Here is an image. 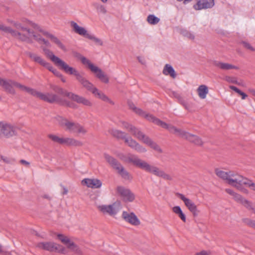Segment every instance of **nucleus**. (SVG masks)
<instances>
[{"label":"nucleus","instance_id":"obj_1","mask_svg":"<svg viewBox=\"0 0 255 255\" xmlns=\"http://www.w3.org/2000/svg\"><path fill=\"white\" fill-rule=\"evenodd\" d=\"M50 89L56 94H52L51 95L50 104L57 103L61 106H65L68 107H73V104L69 101L64 99L60 97H67L72 101L76 102L78 104H81L84 106L91 107L92 103L88 99L84 97L79 96L72 92H68L63 88L56 85L51 84Z\"/></svg>","mask_w":255,"mask_h":255},{"label":"nucleus","instance_id":"obj_2","mask_svg":"<svg viewBox=\"0 0 255 255\" xmlns=\"http://www.w3.org/2000/svg\"><path fill=\"white\" fill-rule=\"evenodd\" d=\"M165 129H168L170 132L176 134L180 137L187 140L196 145L202 146L203 144V142L199 136L191 134L181 129L178 128L174 126L168 125V128H165Z\"/></svg>","mask_w":255,"mask_h":255},{"label":"nucleus","instance_id":"obj_3","mask_svg":"<svg viewBox=\"0 0 255 255\" xmlns=\"http://www.w3.org/2000/svg\"><path fill=\"white\" fill-rule=\"evenodd\" d=\"M55 119L58 122L60 126L66 127V129L71 132H77L83 134L87 132V130L78 123L70 122L67 119L60 116H57L55 117Z\"/></svg>","mask_w":255,"mask_h":255},{"label":"nucleus","instance_id":"obj_4","mask_svg":"<svg viewBox=\"0 0 255 255\" xmlns=\"http://www.w3.org/2000/svg\"><path fill=\"white\" fill-rule=\"evenodd\" d=\"M56 66L59 67L61 70L64 71L66 73L75 76L76 80L82 85H83L87 80L84 77V73H79L75 68L69 66L66 62L61 59Z\"/></svg>","mask_w":255,"mask_h":255},{"label":"nucleus","instance_id":"obj_5","mask_svg":"<svg viewBox=\"0 0 255 255\" xmlns=\"http://www.w3.org/2000/svg\"><path fill=\"white\" fill-rule=\"evenodd\" d=\"M118 156L121 160L124 162L131 163L134 166L143 170H144L147 163L145 161L140 159L137 156L133 154H129L126 155L124 154H120Z\"/></svg>","mask_w":255,"mask_h":255},{"label":"nucleus","instance_id":"obj_6","mask_svg":"<svg viewBox=\"0 0 255 255\" xmlns=\"http://www.w3.org/2000/svg\"><path fill=\"white\" fill-rule=\"evenodd\" d=\"M37 247L50 252H57L63 254H66L67 253L66 249L64 247L54 242H40L37 244Z\"/></svg>","mask_w":255,"mask_h":255},{"label":"nucleus","instance_id":"obj_7","mask_svg":"<svg viewBox=\"0 0 255 255\" xmlns=\"http://www.w3.org/2000/svg\"><path fill=\"white\" fill-rule=\"evenodd\" d=\"M17 134L16 128L6 122H0V138H10Z\"/></svg>","mask_w":255,"mask_h":255},{"label":"nucleus","instance_id":"obj_8","mask_svg":"<svg viewBox=\"0 0 255 255\" xmlns=\"http://www.w3.org/2000/svg\"><path fill=\"white\" fill-rule=\"evenodd\" d=\"M133 112L139 116L144 117L148 121L152 122L155 125L159 126L165 129V128H168V125L167 124L161 121L159 119L154 116L153 115L146 114L141 109L136 107Z\"/></svg>","mask_w":255,"mask_h":255},{"label":"nucleus","instance_id":"obj_9","mask_svg":"<svg viewBox=\"0 0 255 255\" xmlns=\"http://www.w3.org/2000/svg\"><path fill=\"white\" fill-rule=\"evenodd\" d=\"M0 86L2 87L4 91L7 94L14 95L16 94L13 87H17L20 89L22 87V84L11 79H1L0 81Z\"/></svg>","mask_w":255,"mask_h":255},{"label":"nucleus","instance_id":"obj_10","mask_svg":"<svg viewBox=\"0 0 255 255\" xmlns=\"http://www.w3.org/2000/svg\"><path fill=\"white\" fill-rule=\"evenodd\" d=\"M21 90L25 91L29 94L31 95L32 96L38 98L40 100H42L49 103H50V102L51 98V95H52L53 94L51 93H47L46 94H43L41 92L36 91L35 89L27 87L23 85H22Z\"/></svg>","mask_w":255,"mask_h":255},{"label":"nucleus","instance_id":"obj_11","mask_svg":"<svg viewBox=\"0 0 255 255\" xmlns=\"http://www.w3.org/2000/svg\"><path fill=\"white\" fill-rule=\"evenodd\" d=\"M117 194L125 202H131L135 199L134 194L128 188L123 186H118L117 187Z\"/></svg>","mask_w":255,"mask_h":255},{"label":"nucleus","instance_id":"obj_12","mask_svg":"<svg viewBox=\"0 0 255 255\" xmlns=\"http://www.w3.org/2000/svg\"><path fill=\"white\" fill-rule=\"evenodd\" d=\"M144 171L153 174L158 177H162L165 180H172V178L170 175L166 174L163 170H160L158 167L154 165H150L148 163H147Z\"/></svg>","mask_w":255,"mask_h":255},{"label":"nucleus","instance_id":"obj_13","mask_svg":"<svg viewBox=\"0 0 255 255\" xmlns=\"http://www.w3.org/2000/svg\"><path fill=\"white\" fill-rule=\"evenodd\" d=\"M176 196L182 200L186 207L192 213L194 217L198 216L200 211L198 210L197 206L190 199L186 198L185 196L181 193H176Z\"/></svg>","mask_w":255,"mask_h":255},{"label":"nucleus","instance_id":"obj_14","mask_svg":"<svg viewBox=\"0 0 255 255\" xmlns=\"http://www.w3.org/2000/svg\"><path fill=\"white\" fill-rule=\"evenodd\" d=\"M0 29L7 33L11 34L12 36H18V39L22 41H26L28 43H32V40L30 39L29 37L26 36L24 34H21L12 29L10 27L5 26L3 25H0Z\"/></svg>","mask_w":255,"mask_h":255},{"label":"nucleus","instance_id":"obj_15","mask_svg":"<svg viewBox=\"0 0 255 255\" xmlns=\"http://www.w3.org/2000/svg\"><path fill=\"white\" fill-rule=\"evenodd\" d=\"M122 217L126 222L132 225L138 226L140 224L139 220L133 212L128 213L127 211H123Z\"/></svg>","mask_w":255,"mask_h":255},{"label":"nucleus","instance_id":"obj_16","mask_svg":"<svg viewBox=\"0 0 255 255\" xmlns=\"http://www.w3.org/2000/svg\"><path fill=\"white\" fill-rule=\"evenodd\" d=\"M116 202L112 205H101L98 206V208L100 212L104 214H108L109 215L114 217L118 212V209L115 208Z\"/></svg>","mask_w":255,"mask_h":255},{"label":"nucleus","instance_id":"obj_17","mask_svg":"<svg viewBox=\"0 0 255 255\" xmlns=\"http://www.w3.org/2000/svg\"><path fill=\"white\" fill-rule=\"evenodd\" d=\"M93 73L96 74V76L102 82L108 83L109 82V78L108 76L98 67L95 66L93 64L90 65L89 68Z\"/></svg>","mask_w":255,"mask_h":255},{"label":"nucleus","instance_id":"obj_18","mask_svg":"<svg viewBox=\"0 0 255 255\" xmlns=\"http://www.w3.org/2000/svg\"><path fill=\"white\" fill-rule=\"evenodd\" d=\"M215 4L214 0H198L193 5L195 10H201L212 8Z\"/></svg>","mask_w":255,"mask_h":255},{"label":"nucleus","instance_id":"obj_19","mask_svg":"<svg viewBox=\"0 0 255 255\" xmlns=\"http://www.w3.org/2000/svg\"><path fill=\"white\" fill-rule=\"evenodd\" d=\"M128 146L139 152L143 153L146 151V150L143 146L140 145L135 140L133 139L131 137H127L125 140Z\"/></svg>","mask_w":255,"mask_h":255},{"label":"nucleus","instance_id":"obj_20","mask_svg":"<svg viewBox=\"0 0 255 255\" xmlns=\"http://www.w3.org/2000/svg\"><path fill=\"white\" fill-rule=\"evenodd\" d=\"M104 156L107 162H108V163L113 167V168L115 169L117 172L121 169V168L124 167L116 158L108 154L105 153Z\"/></svg>","mask_w":255,"mask_h":255},{"label":"nucleus","instance_id":"obj_21","mask_svg":"<svg viewBox=\"0 0 255 255\" xmlns=\"http://www.w3.org/2000/svg\"><path fill=\"white\" fill-rule=\"evenodd\" d=\"M82 86L88 91L91 92L92 94L98 98L100 99L102 95L104 94L103 92L100 91L97 88L95 87L93 84L88 80L86 81Z\"/></svg>","mask_w":255,"mask_h":255},{"label":"nucleus","instance_id":"obj_22","mask_svg":"<svg viewBox=\"0 0 255 255\" xmlns=\"http://www.w3.org/2000/svg\"><path fill=\"white\" fill-rule=\"evenodd\" d=\"M212 64L215 67L223 70H229L233 69L238 70L239 69V68L236 66L228 63H224L217 60L213 61Z\"/></svg>","mask_w":255,"mask_h":255},{"label":"nucleus","instance_id":"obj_23","mask_svg":"<svg viewBox=\"0 0 255 255\" xmlns=\"http://www.w3.org/2000/svg\"><path fill=\"white\" fill-rule=\"evenodd\" d=\"M82 183L83 185L92 188H99L102 185L101 180L98 179L86 178L82 181Z\"/></svg>","mask_w":255,"mask_h":255},{"label":"nucleus","instance_id":"obj_24","mask_svg":"<svg viewBox=\"0 0 255 255\" xmlns=\"http://www.w3.org/2000/svg\"><path fill=\"white\" fill-rule=\"evenodd\" d=\"M229 174V177L228 178V184L234 186V185H235V184H237L238 183H241L240 182H239L238 180L236 181V179H239V180L243 181L245 179L246 177H244L243 176L238 175L237 173H235L233 171H229L228 172Z\"/></svg>","mask_w":255,"mask_h":255},{"label":"nucleus","instance_id":"obj_25","mask_svg":"<svg viewBox=\"0 0 255 255\" xmlns=\"http://www.w3.org/2000/svg\"><path fill=\"white\" fill-rule=\"evenodd\" d=\"M70 25L73 28V31L75 33L80 35L84 36L86 38H88V35H90V34L87 32V31L84 27L79 26L76 22L72 21L70 22Z\"/></svg>","mask_w":255,"mask_h":255},{"label":"nucleus","instance_id":"obj_26","mask_svg":"<svg viewBox=\"0 0 255 255\" xmlns=\"http://www.w3.org/2000/svg\"><path fill=\"white\" fill-rule=\"evenodd\" d=\"M109 133L114 137L118 139H124L127 138V133L120 130L116 129H111L109 130Z\"/></svg>","mask_w":255,"mask_h":255},{"label":"nucleus","instance_id":"obj_27","mask_svg":"<svg viewBox=\"0 0 255 255\" xmlns=\"http://www.w3.org/2000/svg\"><path fill=\"white\" fill-rule=\"evenodd\" d=\"M44 34L47 37H49L51 40L55 43L57 46L64 51H66L67 49L65 46L62 43V42L53 34H51L48 32H44Z\"/></svg>","mask_w":255,"mask_h":255},{"label":"nucleus","instance_id":"obj_28","mask_svg":"<svg viewBox=\"0 0 255 255\" xmlns=\"http://www.w3.org/2000/svg\"><path fill=\"white\" fill-rule=\"evenodd\" d=\"M26 54L29 56L33 61L36 62L42 66H44L47 62L45 61L41 57L38 56L37 55L33 53L30 52H26Z\"/></svg>","mask_w":255,"mask_h":255},{"label":"nucleus","instance_id":"obj_29","mask_svg":"<svg viewBox=\"0 0 255 255\" xmlns=\"http://www.w3.org/2000/svg\"><path fill=\"white\" fill-rule=\"evenodd\" d=\"M43 50L46 56L49 58L55 65H56L61 60L60 58L55 56L50 50L44 48H43Z\"/></svg>","mask_w":255,"mask_h":255},{"label":"nucleus","instance_id":"obj_30","mask_svg":"<svg viewBox=\"0 0 255 255\" xmlns=\"http://www.w3.org/2000/svg\"><path fill=\"white\" fill-rule=\"evenodd\" d=\"M162 73L165 75H170L173 79L175 78L177 76L173 68L168 64H166L164 66Z\"/></svg>","mask_w":255,"mask_h":255},{"label":"nucleus","instance_id":"obj_31","mask_svg":"<svg viewBox=\"0 0 255 255\" xmlns=\"http://www.w3.org/2000/svg\"><path fill=\"white\" fill-rule=\"evenodd\" d=\"M73 55L75 57L80 59L83 65L87 66L88 68L90 67L91 65L93 64V63H92L89 59L82 55L80 53L78 52L73 51Z\"/></svg>","mask_w":255,"mask_h":255},{"label":"nucleus","instance_id":"obj_32","mask_svg":"<svg viewBox=\"0 0 255 255\" xmlns=\"http://www.w3.org/2000/svg\"><path fill=\"white\" fill-rule=\"evenodd\" d=\"M14 25L17 29L21 30L23 31H26V34H24L26 36L29 37V39L32 40L31 36L34 33V31L31 30L29 28L22 26L20 23L15 22Z\"/></svg>","mask_w":255,"mask_h":255},{"label":"nucleus","instance_id":"obj_33","mask_svg":"<svg viewBox=\"0 0 255 255\" xmlns=\"http://www.w3.org/2000/svg\"><path fill=\"white\" fill-rule=\"evenodd\" d=\"M197 93L199 97L201 99H205L208 93V88L205 85H200L197 89Z\"/></svg>","mask_w":255,"mask_h":255},{"label":"nucleus","instance_id":"obj_34","mask_svg":"<svg viewBox=\"0 0 255 255\" xmlns=\"http://www.w3.org/2000/svg\"><path fill=\"white\" fill-rule=\"evenodd\" d=\"M64 144L75 146H81L83 145L82 142L72 138H65Z\"/></svg>","mask_w":255,"mask_h":255},{"label":"nucleus","instance_id":"obj_35","mask_svg":"<svg viewBox=\"0 0 255 255\" xmlns=\"http://www.w3.org/2000/svg\"><path fill=\"white\" fill-rule=\"evenodd\" d=\"M32 37H33L34 40L37 41L39 43L43 42L46 46L48 47L50 46V44L48 40L43 38L40 34H36L35 32H34L33 34H32L31 38Z\"/></svg>","mask_w":255,"mask_h":255},{"label":"nucleus","instance_id":"obj_36","mask_svg":"<svg viewBox=\"0 0 255 255\" xmlns=\"http://www.w3.org/2000/svg\"><path fill=\"white\" fill-rule=\"evenodd\" d=\"M145 144L149 146L151 148L158 153H161L162 152V150L160 147L150 138L148 139V141L145 143Z\"/></svg>","mask_w":255,"mask_h":255},{"label":"nucleus","instance_id":"obj_37","mask_svg":"<svg viewBox=\"0 0 255 255\" xmlns=\"http://www.w3.org/2000/svg\"><path fill=\"white\" fill-rule=\"evenodd\" d=\"M172 211L174 213L177 214L178 217L182 220L184 222H186V216L183 213L181 208L179 206H175L172 208Z\"/></svg>","mask_w":255,"mask_h":255},{"label":"nucleus","instance_id":"obj_38","mask_svg":"<svg viewBox=\"0 0 255 255\" xmlns=\"http://www.w3.org/2000/svg\"><path fill=\"white\" fill-rule=\"evenodd\" d=\"M215 172L217 176H218L220 178L224 180H227L228 183V178L229 174L228 172H225L223 170H220L219 168H216L215 170Z\"/></svg>","mask_w":255,"mask_h":255},{"label":"nucleus","instance_id":"obj_39","mask_svg":"<svg viewBox=\"0 0 255 255\" xmlns=\"http://www.w3.org/2000/svg\"><path fill=\"white\" fill-rule=\"evenodd\" d=\"M67 248L79 255H82V252L78 246L73 242H70L69 243Z\"/></svg>","mask_w":255,"mask_h":255},{"label":"nucleus","instance_id":"obj_40","mask_svg":"<svg viewBox=\"0 0 255 255\" xmlns=\"http://www.w3.org/2000/svg\"><path fill=\"white\" fill-rule=\"evenodd\" d=\"M118 173L125 179L131 180L132 179V177L124 167L121 168Z\"/></svg>","mask_w":255,"mask_h":255},{"label":"nucleus","instance_id":"obj_41","mask_svg":"<svg viewBox=\"0 0 255 255\" xmlns=\"http://www.w3.org/2000/svg\"><path fill=\"white\" fill-rule=\"evenodd\" d=\"M242 222L245 225L255 230V220L248 218L242 219Z\"/></svg>","mask_w":255,"mask_h":255},{"label":"nucleus","instance_id":"obj_42","mask_svg":"<svg viewBox=\"0 0 255 255\" xmlns=\"http://www.w3.org/2000/svg\"><path fill=\"white\" fill-rule=\"evenodd\" d=\"M48 138L51 139L53 141H54L55 142H56V143H59L61 144H64L65 138H61L56 135L52 134H48Z\"/></svg>","mask_w":255,"mask_h":255},{"label":"nucleus","instance_id":"obj_43","mask_svg":"<svg viewBox=\"0 0 255 255\" xmlns=\"http://www.w3.org/2000/svg\"><path fill=\"white\" fill-rule=\"evenodd\" d=\"M135 137H136L138 140L142 141L144 143H145L149 138L148 136L144 134L141 130H139L138 133H137V134Z\"/></svg>","mask_w":255,"mask_h":255},{"label":"nucleus","instance_id":"obj_44","mask_svg":"<svg viewBox=\"0 0 255 255\" xmlns=\"http://www.w3.org/2000/svg\"><path fill=\"white\" fill-rule=\"evenodd\" d=\"M237 181V179H236ZM238 181V179H237ZM238 181L240 182H242L244 183V185H247L248 187H250L253 190L255 191V183H253L251 180H250L247 178H245L244 180L241 181L238 179Z\"/></svg>","mask_w":255,"mask_h":255},{"label":"nucleus","instance_id":"obj_45","mask_svg":"<svg viewBox=\"0 0 255 255\" xmlns=\"http://www.w3.org/2000/svg\"><path fill=\"white\" fill-rule=\"evenodd\" d=\"M159 20L160 19L153 14H150L147 17V22L152 25L157 24Z\"/></svg>","mask_w":255,"mask_h":255},{"label":"nucleus","instance_id":"obj_46","mask_svg":"<svg viewBox=\"0 0 255 255\" xmlns=\"http://www.w3.org/2000/svg\"><path fill=\"white\" fill-rule=\"evenodd\" d=\"M241 204L243 205L248 210L253 211L255 207L252 202L246 199L245 198L244 199V200L242 201Z\"/></svg>","mask_w":255,"mask_h":255},{"label":"nucleus","instance_id":"obj_47","mask_svg":"<svg viewBox=\"0 0 255 255\" xmlns=\"http://www.w3.org/2000/svg\"><path fill=\"white\" fill-rule=\"evenodd\" d=\"M57 238L58 239L61 241V242L65 244L68 245L69 243L71 242L70 239L63 234H57Z\"/></svg>","mask_w":255,"mask_h":255},{"label":"nucleus","instance_id":"obj_48","mask_svg":"<svg viewBox=\"0 0 255 255\" xmlns=\"http://www.w3.org/2000/svg\"><path fill=\"white\" fill-rule=\"evenodd\" d=\"M87 38H88L90 40H93L95 42V43L97 45H99L100 46H102L103 45V41L101 39L95 37L93 35H91L90 34V35H88Z\"/></svg>","mask_w":255,"mask_h":255},{"label":"nucleus","instance_id":"obj_49","mask_svg":"<svg viewBox=\"0 0 255 255\" xmlns=\"http://www.w3.org/2000/svg\"><path fill=\"white\" fill-rule=\"evenodd\" d=\"M181 33L184 36L190 39L194 40L195 38V36L190 31L186 29L182 30Z\"/></svg>","mask_w":255,"mask_h":255},{"label":"nucleus","instance_id":"obj_50","mask_svg":"<svg viewBox=\"0 0 255 255\" xmlns=\"http://www.w3.org/2000/svg\"><path fill=\"white\" fill-rule=\"evenodd\" d=\"M240 43L243 45L245 49L251 51H255V49L247 41H242L240 42Z\"/></svg>","mask_w":255,"mask_h":255},{"label":"nucleus","instance_id":"obj_51","mask_svg":"<svg viewBox=\"0 0 255 255\" xmlns=\"http://www.w3.org/2000/svg\"><path fill=\"white\" fill-rule=\"evenodd\" d=\"M180 104L182 105L186 110L189 112H192V107L191 105L186 102L184 100H181Z\"/></svg>","mask_w":255,"mask_h":255},{"label":"nucleus","instance_id":"obj_52","mask_svg":"<svg viewBox=\"0 0 255 255\" xmlns=\"http://www.w3.org/2000/svg\"><path fill=\"white\" fill-rule=\"evenodd\" d=\"M243 184H244L243 183H238L237 184L234 185V187L237 188L238 190L242 191L244 193L248 194V190L242 187Z\"/></svg>","mask_w":255,"mask_h":255},{"label":"nucleus","instance_id":"obj_53","mask_svg":"<svg viewBox=\"0 0 255 255\" xmlns=\"http://www.w3.org/2000/svg\"><path fill=\"white\" fill-rule=\"evenodd\" d=\"M224 79L228 83L233 84H238V82L236 77L226 76Z\"/></svg>","mask_w":255,"mask_h":255},{"label":"nucleus","instance_id":"obj_54","mask_svg":"<svg viewBox=\"0 0 255 255\" xmlns=\"http://www.w3.org/2000/svg\"><path fill=\"white\" fill-rule=\"evenodd\" d=\"M234 200L238 203H241L244 198L241 195L235 193L234 195L233 196Z\"/></svg>","mask_w":255,"mask_h":255},{"label":"nucleus","instance_id":"obj_55","mask_svg":"<svg viewBox=\"0 0 255 255\" xmlns=\"http://www.w3.org/2000/svg\"><path fill=\"white\" fill-rule=\"evenodd\" d=\"M140 130L136 128L135 127L132 126L131 128H130V130H129V132H130L134 137L136 135L137 133Z\"/></svg>","mask_w":255,"mask_h":255},{"label":"nucleus","instance_id":"obj_56","mask_svg":"<svg viewBox=\"0 0 255 255\" xmlns=\"http://www.w3.org/2000/svg\"><path fill=\"white\" fill-rule=\"evenodd\" d=\"M140 130L136 128L135 127L132 126L131 128H130V130H129V132H130L134 137L136 135L137 133Z\"/></svg>","mask_w":255,"mask_h":255},{"label":"nucleus","instance_id":"obj_57","mask_svg":"<svg viewBox=\"0 0 255 255\" xmlns=\"http://www.w3.org/2000/svg\"><path fill=\"white\" fill-rule=\"evenodd\" d=\"M0 254L2 255H11L10 252L5 251L1 244H0Z\"/></svg>","mask_w":255,"mask_h":255},{"label":"nucleus","instance_id":"obj_58","mask_svg":"<svg viewBox=\"0 0 255 255\" xmlns=\"http://www.w3.org/2000/svg\"><path fill=\"white\" fill-rule=\"evenodd\" d=\"M44 67L47 68L49 71H50L52 73H53V71H54V70L56 69L52 66V65L50 63L48 62H47Z\"/></svg>","mask_w":255,"mask_h":255},{"label":"nucleus","instance_id":"obj_59","mask_svg":"<svg viewBox=\"0 0 255 255\" xmlns=\"http://www.w3.org/2000/svg\"><path fill=\"white\" fill-rule=\"evenodd\" d=\"M195 255H211L210 251L202 250L200 252L196 253Z\"/></svg>","mask_w":255,"mask_h":255},{"label":"nucleus","instance_id":"obj_60","mask_svg":"<svg viewBox=\"0 0 255 255\" xmlns=\"http://www.w3.org/2000/svg\"><path fill=\"white\" fill-rule=\"evenodd\" d=\"M172 95L173 96L177 98L178 100V102L179 103H180V101L181 100H183L184 99L181 97V96L178 94L177 93V92H172Z\"/></svg>","mask_w":255,"mask_h":255},{"label":"nucleus","instance_id":"obj_61","mask_svg":"<svg viewBox=\"0 0 255 255\" xmlns=\"http://www.w3.org/2000/svg\"><path fill=\"white\" fill-rule=\"evenodd\" d=\"M123 126L124 127V128L127 129L128 130V131H129V130L130 129V128L132 127V125L128 123L124 122H123Z\"/></svg>","mask_w":255,"mask_h":255},{"label":"nucleus","instance_id":"obj_62","mask_svg":"<svg viewBox=\"0 0 255 255\" xmlns=\"http://www.w3.org/2000/svg\"><path fill=\"white\" fill-rule=\"evenodd\" d=\"M229 88L235 91V92L239 94L240 95L242 94L243 92L241 90H240L239 89H238L237 87L234 86H230Z\"/></svg>","mask_w":255,"mask_h":255},{"label":"nucleus","instance_id":"obj_63","mask_svg":"<svg viewBox=\"0 0 255 255\" xmlns=\"http://www.w3.org/2000/svg\"><path fill=\"white\" fill-rule=\"evenodd\" d=\"M97 10L103 14H105L107 12V10L106 9L105 6L103 5L101 6H99L98 10Z\"/></svg>","mask_w":255,"mask_h":255},{"label":"nucleus","instance_id":"obj_64","mask_svg":"<svg viewBox=\"0 0 255 255\" xmlns=\"http://www.w3.org/2000/svg\"><path fill=\"white\" fill-rule=\"evenodd\" d=\"M128 106H129V108L131 110L134 111V110L136 108V107L134 105V104L131 101H128Z\"/></svg>","mask_w":255,"mask_h":255}]
</instances>
